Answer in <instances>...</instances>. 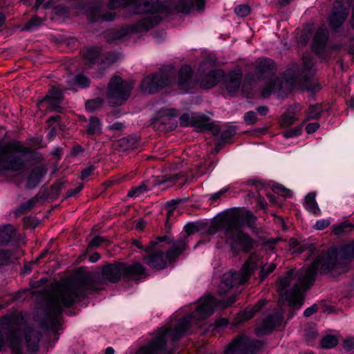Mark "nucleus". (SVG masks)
I'll use <instances>...</instances> for the list:
<instances>
[{
	"instance_id": "58",
	"label": "nucleus",
	"mask_w": 354,
	"mask_h": 354,
	"mask_svg": "<svg viewBox=\"0 0 354 354\" xmlns=\"http://www.w3.org/2000/svg\"><path fill=\"white\" fill-rule=\"evenodd\" d=\"M225 192V190H220L219 192L214 193L211 195L210 198L213 201H216L220 198V196Z\"/></svg>"
},
{
	"instance_id": "55",
	"label": "nucleus",
	"mask_w": 354,
	"mask_h": 354,
	"mask_svg": "<svg viewBox=\"0 0 354 354\" xmlns=\"http://www.w3.org/2000/svg\"><path fill=\"white\" fill-rule=\"evenodd\" d=\"M317 310V306L316 305H313L308 308H306L304 312V315L305 317H310L313 313H315Z\"/></svg>"
},
{
	"instance_id": "48",
	"label": "nucleus",
	"mask_w": 354,
	"mask_h": 354,
	"mask_svg": "<svg viewBox=\"0 0 354 354\" xmlns=\"http://www.w3.org/2000/svg\"><path fill=\"white\" fill-rule=\"evenodd\" d=\"M330 221L327 219L318 220L315 223L314 227L316 230H322L327 227L330 225Z\"/></svg>"
},
{
	"instance_id": "46",
	"label": "nucleus",
	"mask_w": 354,
	"mask_h": 354,
	"mask_svg": "<svg viewBox=\"0 0 354 354\" xmlns=\"http://www.w3.org/2000/svg\"><path fill=\"white\" fill-rule=\"evenodd\" d=\"M303 63L304 73H305V71H310L314 65V62L310 55H306L303 57Z\"/></svg>"
},
{
	"instance_id": "53",
	"label": "nucleus",
	"mask_w": 354,
	"mask_h": 354,
	"mask_svg": "<svg viewBox=\"0 0 354 354\" xmlns=\"http://www.w3.org/2000/svg\"><path fill=\"white\" fill-rule=\"evenodd\" d=\"M319 127L317 122L309 123L306 127V131L308 133H313L318 129Z\"/></svg>"
},
{
	"instance_id": "50",
	"label": "nucleus",
	"mask_w": 354,
	"mask_h": 354,
	"mask_svg": "<svg viewBox=\"0 0 354 354\" xmlns=\"http://www.w3.org/2000/svg\"><path fill=\"white\" fill-rule=\"evenodd\" d=\"M103 241L104 239L102 236H96L90 241L88 246L91 248H96L99 246Z\"/></svg>"
},
{
	"instance_id": "15",
	"label": "nucleus",
	"mask_w": 354,
	"mask_h": 354,
	"mask_svg": "<svg viewBox=\"0 0 354 354\" xmlns=\"http://www.w3.org/2000/svg\"><path fill=\"white\" fill-rule=\"evenodd\" d=\"M351 0H336L332 14L329 17V24L333 29L340 27L348 15Z\"/></svg>"
},
{
	"instance_id": "52",
	"label": "nucleus",
	"mask_w": 354,
	"mask_h": 354,
	"mask_svg": "<svg viewBox=\"0 0 354 354\" xmlns=\"http://www.w3.org/2000/svg\"><path fill=\"white\" fill-rule=\"evenodd\" d=\"M343 347L347 351H351L354 348V339L348 338L345 339L343 342Z\"/></svg>"
},
{
	"instance_id": "5",
	"label": "nucleus",
	"mask_w": 354,
	"mask_h": 354,
	"mask_svg": "<svg viewBox=\"0 0 354 354\" xmlns=\"http://www.w3.org/2000/svg\"><path fill=\"white\" fill-rule=\"evenodd\" d=\"M176 71L171 66H167L158 72L146 76L141 84L140 89L143 93L152 94L158 92L160 88L176 82L179 88L187 91L196 85V81L192 77V71L190 66H183L176 81Z\"/></svg>"
},
{
	"instance_id": "41",
	"label": "nucleus",
	"mask_w": 354,
	"mask_h": 354,
	"mask_svg": "<svg viewBox=\"0 0 354 354\" xmlns=\"http://www.w3.org/2000/svg\"><path fill=\"white\" fill-rule=\"evenodd\" d=\"M148 190L146 185L145 183L141 184L140 185L131 189L129 192L127 196L129 197L133 196H139Z\"/></svg>"
},
{
	"instance_id": "20",
	"label": "nucleus",
	"mask_w": 354,
	"mask_h": 354,
	"mask_svg": "<svg viewBox=\"0 0 354 354\" xmlns=\"http://www.w3.org/2000/svg\"><path fill=\"white\" fill-rule=\"evenodd\" d=\"M328 32L326 26L319 28L313 38V50L319 55H322L326 47Z\"/></svg>"
},
{
	"instance_id": "27",
	"label": "nucleus",
	"mask_w": 354,
	"mask_h": 354,
	"mask_svg": "<svg viewBox=\"0 0 354 354\" xmlns=\"http://www.w3.org/2000/svg\"><path fill=\"white\" fill-rule=\"evenodd\" d=\"M192 120L194 126L204 129L211 130L213 131L214 134H218L219 133L218 127H215L212 128V125L208 122V118L203 114L193 115Z\"/></svg>"
},
{
	"instance_id": "51",
	"label": "nucleus",
	"mask_w": 354,
	"mask_h": 354,
	"mask_svg": "<svg viewBox=\"0 0 354 354\" xmlns=\"http://www.w3.org/2000/svg\"><path fill=\"white\" fill-rule=\"evenodd\" d=\"M94 169H95L94 166L90 165L87 168L82 170V171L81 172L82 179L84 180V179L88 178L89 176H91V174L93 173V171H94Z\"/></svg>"
},
{
	"instance_id": "56",
	"label": "nucleus",
	"mask_w": 354,
	"mask_h": 354,
	"mask_svg": "<svg viewBox=\"0 0 354 354\" xmlns=\"http://www.w3.org/2000/svg\"><path fill=\"white\" fill-rule=\"evenodd\" d=\"M228 323L227 319L221 318L216 321L215 326L216 328L227 325Z\"/></svg>"
},
{
	"instance_id": "7",
	"label": "nucleus",
	"mask_w": 354,
	"mask_h": 354,
	"mask_svg": "<svg viewBox=\"0 0 354 354\" xmlns=\"http://www.w3.org/2000/svg\"><path fill=\"white\" fill-rule=\"evenodd\" d=\"M221 227L225 241L233 252H248L252 250L255 241L243 230L236 216H225Z\"/></svg>"
},
{
	"instance_id": "54",
	"label": "nucleus",
	"mask_w": 354,
	"mask_h": 354,
	"mask_svg": "<svg viewBox=\"0 0 354 354\" xmlns=\"http://www.w3.org/2000/svg\"><path fill=\"white\" fill-rule=\"evenodd\" d=\"M10 258V254L8 251L0 250V264L6 263Z\"/></svg>"
},
{
	"instance_id": "42",
	"label": "nucleus",
	"mask_w": 354,
	"mask_h": 354,
	"mask_svg": "<svg viewBox=\"0 0 354 354\" xmlns=\"http://www.w3.org/2000/svg\"><path fill=\"white\" fill-rule=\"evenodd\" d=\"M273 191L286 198H289L292 196L291 191L280 184L276 185L273 188Z\"/></svg>"
},
{
	"instance_id": "59",
	"label": "nucleus",
	"mask_w": 354,
	"mask_h": 354,
	"mask_svg": "<svg viewBox=\"0 0 354 354\" xmlns=\"http://www.w3.org/2000/svg\"><path fill=\"white\" fill-rule=\"evenodd\" d=\"M100 259V255L95 252V253H93L91 255H90L89 257V261L91 262V263H95L96 261H97L99 259Z\"/></svg>"
},
{
	"instance_id": "57",
	"label": "nucleus",
	"mask_w": 354,
	"mask_h": 354,
	"mask_svg": "<svg viewBox=\"0 0 354 354\" xmlns=\"http://www.w3.org/2000/svg\"><path fill=\"white\" fill-rule=\"evenodd\" d=\"M145 221L143 220H139L136 223V228L138 230L141 231L145 228Z\"/></svg>"
},
{
	"instance_id": "1",
	"label": "nucleus",
	"mask_w": 354,
	"mask_h": 354,
	"mask_svg": "<svg viewBox=\"0 0 354 354\" xmlns=\"http://www.w3.org/2000/svg\"><path fill=\"white\" fill-rule=\"evenodd\" d=\"M354 258V242L341 247L338 253L329 250L322 254L309 267L298 270H290L286 275L281 277L277 289L283 301L290 307L299 309L304 304L303 292L313 284L317 271L327 273L340 263Z\"/></svg>"
},
{
	"instance_id": "17",
	"label": "nucleus",
	"mask_w": 354,
	"mask_h": 354,
	"mask_svg": "<svg viewBox=\"0 0 354 354\" xmlns=\"http://www.w3.org/2000/svg\"><path fill=\"white\" fill-rule=\"evenodd\" d=\"M122 263L109 264L102 268V277L111 283H117L123 277Z\"/></svg>"
},
{
	"instance_id": "18",
	"label": "nucleus",
	"mask_w": 354,
	"mask_h": 354,
	"mask_svg": "<svg viewBox=\"0 0 354 354\" xmlns=\"http://www.w3.org/2000/svg\"><path fill=\"white\" fill-rule=\"evenodd\" d=\"M122 268L123 278L127 280H138L147 275L145 268L140 263L131 265L122 263Z\"/></svg>"
},
{
	"instance_id": "62",
	"label": "nucleus",
	"mask_w": 354,
	"mask_h": 354,
	"mask_svg": "<svg viewBox=\"0 0 354 354\" xmlns=\"http://www.w3.org/2000/svg\"><path fill=\"white\" fill-rule=\"evenodd\" d=\"M33 204H34L33 201H28V202L22 204V205L21 206V208L22 209H28V208H30L31 207H32Z\"/></svg>"
},
{
	"instance_id": "10",
	"label": "nucleus",
	"mask_w": 354,
	"mask_h": 354,
	"mask_svg": "<svg viewBox=\"0 0 354 354\" xmlns=\"http://www.w3.org/2000/svg\"><path fill=\"white\" fill-rule=\"evenodd\" d=\"M187 239L177 240L173 246L165 254L161 251L151 252L143 258L144 261L151 268L162 270L167 267V263L175 261L179 255L187 249Z\"/></svg>"
},
{
	"instance_id": "64",
	"label": "nucleus",
	"mask_w": 354,
	"mask_h": 354,
	"mask_svg": "<svg viewBox=\"0 0 354 354\" xmlns=\"http://www.w3.org/2000/svg\"><path fill=\"white\" fill-rule=\"evenodd\" d=\"M267 197L270 203H272V204H274V205L277 204V203L276 201L277 198L274 194H268L267 195Z\"/></svg>"
},
{
	"instance_id": "47",
	"label": "nucleus",
	"mask_w": 354,
	"mask_h": 354,
	"mask_svg": "<svg viewBox=\"0 0 354 354\" xmlns=\"http://www.w3.org/2000/svg\"><path fill=\"white\" fill-rule=\"evenodd\" d=\"M301 133V129L298 127H296L292 129L287 130L283 132V135L285 138H292L297 136H299Z\"/></svg>"
},
{
	"instance_id": "40",
	"label": "nucleus",
	"mask_w": 354,
	"mask_h": 354,
	"mask_svg": "<svg viewBox=\"0 0 354 354\" xmlns=\"http://www.w3.org/2000/svg\"><path fill=\"white\" fill-rule=\"evenodd\" d=\"M184 229L186 232V234L183 235V236L179 238L178 240L183 239L185 238L187 239H188V236L189 234H194L198 230V225L195 223H187V225H185ZM188 242H189V240H187V243Z\"/></svg>"
},
{
	"instance_id": "6",
	"label": "nucleus",
	"mask_w": 354,
	"mask_h": 354,
	"mask_svg": "<svg viewBox=\"0 0 354 354\" xmlns=\"http://www.w3.org/2000/svg\"><path fill=\"white\" fill-rule=\"evenodd\" d=\"M276 267V265L272 263L265 264L261 254L252 253L243 264L239 272H229L223 275V281L218 290V294L224 295L234 286L245 283L258 268H261L260 278L263 280L272 273Z\"/></svg>"
},
{
	"instance_id": "35",
	"label": "nucleus",
	"mask_w": 354,
	"mask_h": 354,
	"mask_svg": "<svg viewBox=\"0 0 354 354\" xmlns=\"http://www.w3.org/2000/svg\"><path fill=\"white\" fill-rule=\"evenodd\" d=\"M322 112V108L320 104L310 105L307 112L308 120H313L319 118Z\"/></svg>"
},
{
	"instance_id": "4",
	"label": "nucleus",
	"mask_w": 354,
	"mask_h": 354,
	"mask_svg": "<svg viewBox=\"0 0 354 354\" xmlns=\"http://www.w3.org/2000/svg\"><path fill=\"white\" fill-rule=\"evenodd\" d=\"M88 293L84 282L65 281L55 288L49 296L48 316L46 325L55 328L59 324V315L64 308L70 307Z\"/></svg>"
},
{
	"instance_id": "49",
	"label": "nucleus",
	"mask_w": 354,
	"mask_h": 354,
	"mask_svg": "<svg viewBox=\"0 0 354 354\" xmlns=\"http://www.w3.org/2000/svg\"><path fill=\"white\" fill-rule=\"evenodd\" d=\"M180 121L181 124L183 126H188V125L194 126L192 116L190 118L189 114H183L180 118Z\"/></svg>"
},
{
	"instance_id": "29",
	"label": "nucleus",
	"mask_w": 354,
	"mask_h": 354,
	"mask_svg": "<svg viewBox=\"0 0 354 354\" xmlns=\"http://www.w3.org/2000/svg\"><path fill=\"white\" fill-rule=\"evenodd\" d=\"M88 17L92 22L97 21L100 19L109 21L114 19L115 13L113 12H109L106 14H102L101 8H97L94 10H91L88 13Z\"/></svg>"
},
{
	"instance_id": "23",
	"label": "nucleus",
	"mask_w": 354,
	"mask_h": 354,
	"mask_svg": "<svg viewBox=\"0 0 354 354\" xmlns=\"http://www.w3.org/2000/svg\"><path fill=\"white\" fill-rule=\"evenodd\" d=\"M255 73L258 77L269 75L276 69L274 62L269 58H260L255 62Z\"/></svg>"
},
{
	"instance_id": "43",
	"label": "nucleus",
	"mask_w": 354,
	"mask_h": 354,
	"mask_svg": "<svg viewBox=\"0 0 354 354\" xmlns=\"http://www.w3.org/2000/svg\"><path fill=\"white\" fill-rule=\"evenodd\" d=\"M234 12L240 17H245L250 13V8L245 4L239 5L235 8Z\"/></svg>"
},
{
	"instance_id": "63",
	"label": "nucleus",
	"mask_w": 354,
	"mask_h": 354,
	"mask_svg": "<svg viewBox=\"0 0 354 354\" xmlns=\"http://www.w3.org/2000/svg\"><path fill=\"white\" fill-rule=\"evenodd\" d=\"M83 188V186L82 185H80L77 187H76L75 189L71 190L69 193H68V196H74L75 194L79 193Z\"/></svg>"
},
{
	"instance_id": "36",
	"label": "nucleus",
	"mask_w": 354,
	"mask_h": 354,
	"mask_svg": "<svg viewBox=\"0 0 354 354\" xmlns=\"http://www.w3.org/2000/svg\"><path fill=\"white\" fill-rule=\"evenodd\" d=\"M277 87L279 89L282 87L281 81L276 80L273 83L270 84V85L267 86L266 88H263L262 91V95L263 97H268L271 93L275 92L277 90Z\"/></svg>"
},
{
	"instance_id": "11",
	"label": "nucleus",
	"mask_w": 354,
	"mask_h": 354,
	"mask_svg": "<svg viewBox=\"0 0 354 354\" xmlns=\"http://www.w3.org/2000/svg\"><path fill=\"white\" fill-rule=\"evenodd\" d=\"M127 6L133 7L138 14L169 12L167 6H164L159 0H110L109 3V8L111 10Z\"/></svg>"
},
{
	"instance_id": "2",
	"label": "nucleus",
	"mask_w": 354,
	"mask_h": 354,
	"mask_svg": "<svg viewBox=\"0 0 354 354\" xmlns=\"http://www.w3.org/2000/svg\"><path fill=\"white\" fill-rule=\"evenodd\" d=\"M235 301V297H230L225 301H218L211 295L201 298L195 311L180 319L174 329L168 327L158 331L149 344L141 347L136 354H170V351L167 349V342L171 340L175 342L183 337L192 320L198 324L200 321L212 315L217 308H225Z\"/></svg>"
},
{
	"instance_id": "3",
	"label": "nucleus",
	"mask_w": 354,
	"mask_h": 354,
	"mask_svg": "<svg viewBox=\"0 0 354 354\" xmlns=\"http://www.w3.org/2000/svg\"><path fill=\"white\" fill-rule=\"evenodd\" d=\"M23 337L28 351L37 352L41 333L26 328L21 315L15 314L0 319V351L6 344H8L12 354H23Z\"/></svg>"
},
{
	"instance_id": "37",
	"label": "nucleus",
	"mask_w": 354,
	"mask_h": 354,
	"mask_svg": "<svg viewBox=\"0 0 354 354\" xmlns=\"http://www.w3.org/2000/svg\"><path fill=\"white\" fill-rule=\"evenodd\" d=\"M321 344L324 348H331L338 344V340L335 336L327 335L322 339Z\"/></svg>"
},
{
	"instance_id": "31",
	"label": "nucleus",
	"mask_w": 354,
	"mask_h": 354,
	"mask_svg": "<svg viewBox=\"0 0 354 354\" xmlns=\"http://www.w3.org/2000/svg\"><path fill=\"white\" fill-rule=\"evenodd\" d=\"M305 208L309 212L315 216L320 214V209L315 201V194L314 193H309L305 198Z\"/></svg>"
},
{
	"instance_id": "34",
	"label": "nucleus",
	"mask_w": 354,
	"mask_h": 354,
	"mask_svg": "<svg viewBox=\"0 0 354 354\" xmlns=\"http://www.w3.org/2000/svg\"><path fill=\"white\" fill-rule=\"evenodd\" d=\"M353 227V225L346 221L342 222L338 225H333L332 227L333 232L337 236H341L351 232Z\"/></svg>"
},
{
	"instance_id": "44",
	"label": "nucleus",
	"mask_w": 354,
	"mask_h": 354,
	"mask_svg": "<svg viewBox=\"0 0 354 354\" xmlns=\"http://www.w3.org/2000/svg\"><path fill=\"white\" fill-rule=\"evenodd\" d=\"M103 103L102 99L97 98L93 100H89L86 103V108L89 111H93L99 108Z\"/></svg>"
},
{
	"instance_id": "16",
	"label": "nucleus",
	"mask_w": 354,
	"mask_h": 354,
	"mask_svg": "<svg viewBox=\"0 0 354 354\" xmlns=\"http://www.w3.org/2000/svg\"><path fill=\"white\" fill-rule=\"evenodd\" d=\"M283 320L282 314L276 313L268 315L262 322L261 324L256 329V333L258 336L270 334L273 329L278 325H280Z\"/></svg>"
},
{
	"instance_id": "21",
	"label": "nucleus",
	"mask_w": 354,
	"mask_h": 354,
	"mask_svg": "<svg viewBox=\"0 0 354 354\" xmlns=\"http://www.w3.org/2000/svg\"><path fill=\"white\" fill-rule=\"evenodd\" d=\"M227 216H236L239 219V222H240L241 227L242 224L245 223L252 230V232H258L256 225L257 218L253 214L252 212L248 210H243L239 213L231 214Z\"/></svg>"
},
{
	"instance_id": "19",
	"label": "nucleus",
	"mask_w": 354,
	"mask_h": 354,
	"mask_svg": "<svg viewBox=\"0 0 354 354\" xmlns=\"http://www.w3.org/2000/svg\"><path fill=\"white\" fill-rule=\"evenodd\" d=\"M242 77L241 70L231 71L225 77L224 83L229 93L234 95L239 91Z\"/></svg>"
},
{
	"instance_id": "12",
	"label": "nucleus",
	"mask_w": 354,
	"mask_h": 354,
	"mask_svg": "<svg viewBox=\"0 0 354 354\" xmlns=\"http://www.w3.org/2000/svg\"><path fill=\"white\" fill-rule=\"evenodd\" d=\"M133 87L131 82H124L119 76H113L109 81L107 97L113 104H121L129 97Z\"/></svg>"
},
{
	"instance_id": "60",
	"label": "nucleus",
	"mask_w": 354,
	"mask_h": 354,
	"mask_svg": "<svg viewBox=\"0 0 354 354\" xmlns=\"http://www.w3.org/2000/svg\"><path fill=\"white\" fill-rule=\"evenodd\" d=\"M257 111L261 115H265L267 114L268 109L266 106H261L257 108Z\"/></svg>"
},
{
	"instance_id": "24",
	"label": "nucleus",
	"mask_w": 354,
	"mask_h": 354,
	"mask_svg": "<svg viewBox=\"0 0 354 354\" xmlns=\"http://www.w3.org/2000/svg\"><path fill=\"white\" fill-rule=\"evenodd\" d=\"M224 77V72L221 70L212 71L205 75L200 82L201 88L208 89L216 86Z\"/></svg>"
},
{
	"instance_id": "26",
	"label": "nucleus",
	"mask_w": 354,
	"mask_h": 354,
	"mask_svg": "<svg viewBox=\"0 0 354 354\" xmlns=\"http://www.w3.org/2000/svg\"><path fill=\"white\" fill-rule=\"evenodd\" d=\"M266 303V300L261 299L253 307L246 308L238 315L237 322H239L251 319L257 312L259 311L265 306Z\"/></svg>"
},
{
	"instance_id": "13",
	"label": "nucleus",
	"mask_w": 354,
	"mask_h": 354,
	"mask_svg": "<svg viewBox=\"0 0 354 354\" xmlns=\"http://www.w3.org/2000/svg\"><path fill=\"white\" fill-rule=\"evenodd\" d=\"M262 347V343L248 337L234 339L225 350L224 354H254Z\"/></svg>"
},
{
	"instance_id": "9",
	"label": "nucleus",
	"mask_w": 354,
	"mask_h": 354,
	"mask_svg": "<svg viewBox=\"0 0 354 354\" xmlns=\"http://www.w3.org/2000/svg\"><path fill=\"white\" fill-rule=\"evenodd\" d=\"M24 148L19 142L0 146V171H19L24 168Z\"/></svg>"
},
{
	"instance_id": "33",
	"label": "nucleus",
	"mask_w": 354,
	"mask_h": 354,
	"mask_svg": "<svg viewBox=\"0 0 354 354\" xmlns=\"http://www.w3.org/2000/svg\"><path fill=\"white\" fill-rule=\"evenodd\" d=\"M86 132L90 135H98L101 133L102 124L97 118L93 116L89 118Z\"/></svg>"
},
{
	"instance_id": "22",
	"label": "nucleus",
	"mask_w": 354,
	"mask_h": 354,
	"mask_svg": "<svg viewBox=\"0 0 354 354\" xmlns=\"http://www.w3.org/2000/svg\"><path fill=\"white\" fill-rule=\"evenodd\" d=\"M204 6L205 0H180L174 10L176 12L188 14L194 9H202Z\"/></svg>"
},
{
	"instance_id": "45",
	"label": "nucleus",
	"mask_w": 354,
	"mask_h": 354,
	"mask_svg": "<svg viewBox=\"0 0 354 354\" xmlns=\"http://www.w3.org/2000/svg\"><path fill=\"white\" fill-rule=\"evenodd\" d=\"M244 120L248 124H253L257 120V114L254 111H248L244 115Z\"/></svg>"
},
{
	"instance_id": "32",
	"label": "nucleus",
	"mask_w": 354,
	"mask_h": 354,
	"mask_svg": "<svg viewBox=\"0 0 354 354\" xmlns=\"http://www.w3.org/2000/svg\"><path fill=\"white\" fill-rule=\"evenodd\" d=\"M13 226L7 224L0 227V244L8 243L14 236Z\"/></svg>"
},
{
	"instance_id": "25",
	"label": "nucleus",
	"mask_w": 354,
	"mask_h": 354,
	"mask_svg": "<svg viewBox=\"0 0 354 354\" xmlns=\"http://www.w3.org/2000/svg\"><path fill=\"white\" fill-rule=\"evenodd\" d=\"M301 111V106L299 104H295L290 106L286 113L282 115L281 120V126L283 127H288L297 120L298 114Z\"/></svg>"
},
{
	"instance_id": "38",
	"label": "nucleus",
	"mask_w": 354,
	"mask_h": 354,
	"mask_svg": "<svg viewBox=\"0 0 354 354\" xmlns=\"http://www.w3.org/2000/svg\"><path fill=\"white\" fill-rule=\"evenodd\" d=\"M42 24V20L38 17H34L24 26V30H32L38 28Z\"/></svg>"
},
{
	"instance_id": "39",
	"label": "nucleus",
	"mask_w": 354,
	"mask_h": 354,
	"mask_svg": "<svg viewBox=\"0 0 354 354\" xmlns=\"http://www.w3.org/2000/svg\"><path fill=\"white\" fill-rule=\"evenodd\" d=\"M100 55V49L98 48H90L86 49L84 53L85 58L90 62H93Z\"/></svg>"
},
{
	"instance_id": "30",
	"label": "nucleus",
	"mask_w": 354,
	"mask_h": 354,
	"mask_svg": "<svg viewBox=\"0 0 354 354\" xmlns=\"http://www.w3.org/2000/svg\"><path fill=\"white\" fill-rule=\"evenodd\" d=\"M169 238L167 236H158L156 240L150 241L149 244L146 247H143L139 240L133 239L132 244L139 249H142L147 252H152L153 249L158 245V243L167 241L168 243Z\"/></svg>"
},
{
	"instance_id": "61",
	"label": "nucleus",
	"mask_w": 354,
	"mask_h": 354,
	"mask_svg": "<svg viewBox=\"0 0 354 354\" xmlns=\"http://www.w3.org/2000/svg\"><path fill=\"white\" fill-rule=\"evenodd\" d=\"M123 127V124L120 122H116L110 126L109 129L112 130H120Z\"/></svg>"
},
{
	"instance_id": "8",
	"label": "nucleus",
	"mask_w": 354,
	"mask_h": 354,
	"mask_svg": "<svg viewBox=\"0 0 354 354\" xmlns=\"http://www.w3.org/2000/svg\"><path fill=\"white\" fill-rule=\"evenodd\" d=\"M68 88H73L75 86L79 88H85L89 86V79L84 75L79 74L76 75H70L67 79ZM67 88L62 87L57 88L55 86H51L45 98L38 101V106L43 107L46 106L47 108L56 111L61 109L60 103L62 100V91Z\"/></svg>"
},
{
	"instance_id": "28",
	"label": "nucleus",
	"mask_w": 354,
	"mask_h": 354,
	"mask_svg": "<svg viewBox=\"0 0 354 354\" xmlns=\"http://www.w3.org/2000/svg\"><path fill=\"white\" fill-rule=\"evenodd\" d=\"M46 173V170L43 167L35 168L28 177V187L30 188L36 187Z\"/></svg>"
},
{
	"instance_id": "14",
	"label": "nucleus",
	"mask_w": 354,
	"mask_h": 354,
	"mask_svg": "<svg viewBox=\"0 0 354 354\" xmlns=\"http://www.w3.org/2000/svg\"><path fill=\"white\" fill-rule=\"evenodd\" d=\"M160 20V17L158 15L147 16L133 24L119 30L117 32V38L122 39L129 37L132 34L146 32L153 28Z\"/></svg>"
}]
</instances>
